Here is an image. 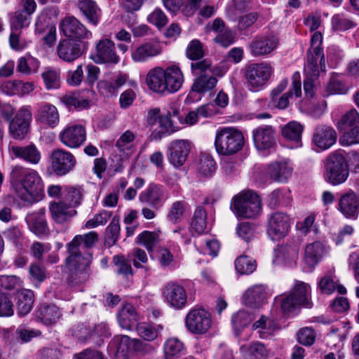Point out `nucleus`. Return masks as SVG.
<instances>
[{"instance_id": "1", "label": "nucleus", "mask_w": 359, "mask_h": 359, "mask_svg": "<svg viewBox=\"0 0 359 359\" xmlns=\"http://www.w3.org/2000/svg\"><path fill=\"white\" fill-rule=\"evenodd\" d=\"M10 181L15 196L27 205L37 201L43 195V181L34 170L14 166L10 173Z\"/></svg>"}, {"instance_id": "2", "label": "nucleus", "mask_w": 359, "mask_h": 359, "mask_svg": "<svg viewBox=\"0 0 359 359\" xmlns=\"http://www.w3.org/2000/svg\"><path fill=\"white\" fill-rule=\"evenodd\" d=\"M214 144L219 155L231 156L240 151L244 147V135L236 128L222 127L216 132Z\"/></svg>"}, {"instance_id": "3", "label": "nucleus", "mask_w": 359, "mask_h": 359, "mask_svg": "<svg viewBox=\"0 0 359 359\" xmlns=\"http://www.w3.org/2000/svg\"><path fill=\"white\" fill-rule=\"evenodd\" d=\"M323 176L326 182L333 186L344 183L349 176L348 163L341 151L330 153L323 161Z\"/></svg>"}, {"instance_id": "4", "label": "nucleus", "mask_w": 359, "mask_h": 359, "mask_svg": "<svg viewBox=\"0 0 359 359\" xmlns=\"http://www.w3.org/2000/svg\"><path fill=\"white\" fill-rule=\"evenodd\" d=\"M90 255H74L69 253L66 259L68 269L67 283L71 286H76L85 283L90 276Z\"/></svg>"}, {"instance_id": "5", "label": "nucleus", "mask_w": 359, "mask_h": 359, "mask_svg": "<svg viewBox=\"0 0 359 359\" xmlns=\"http://www.w3.org/2000/svg\"><path fill=\"white\" fill-rule=\"evenodd\" d=\"M231 209L237 217L252 218L261 212V201L257 194L248 191L233 198Z\"/></svg>"}, {"instance_id": "6", "label": "nucleus", "mask_w": 359, "mask_h": 359, "mask_svg": "<svg viewBox=\"0 0 359 359\" xmlns=\"http://www.w3.org/2000/svg\"><path fill=\"white\" fill-rule=\"evenodd\" d=\"M273 68L270 63L262 62L252 63L246 67L245 76L251 91L261 90L271 78Z\"/></svg>"}, {"instance_id": "7", "label": "nucleus", "mask_w": 359, "mask_h": 359, "mask_svg": "<svg viewBox=\"0 0 359 359\" xmlns=\"http://www.w3.org/2000/svg\"><path fill=\"white\" fill-rule=\"evenodd\" d=\"M32 118V115L29 107L20 108L9 122V135L15 140H23L28 133Z\"/></svg>"}, {"instance_id": "8", "label": "nucleus", "mask_w": 359, "mask_h": 359, "mask_svg": "<svg viewBox=\"0 0 359 359\" xmlns=\"http://www.w3.org/2000/svg\"><path fill=\"white\" fill-rule=\"evenodd\" d=\"M59 27L61 32L67 38V39L81 41L92 38V32L72 15L65 17Z\"/></svg>"}, {"instance_id": "9", "label": "nucleus", "mask_w": 359, "mask_h": 359, "mask_svg": "<svg viewBox=\"0 0 359 359\" xmlns=\"http://www.w3.org/2000/svg\"><path fill=\"white\" fill-rule=\"evenodd\" d=\"M211 325L210 313L203 309H191L185 318V326L192 334H204L208 332Z\"/></svg>"}, {"instance_id": "10", "label": "nucleus", "mask_w": 359, "mask_h": 359, "mask_svg": "<svg viewBox=\"0 0 359 359\" xmlns=\"http://www.w3.org/2000/svg\"><path fill=\"white\" fill-rule=\"evenodd\" d=\"M168 198L166 188L159 184L151 183L147 189L139 195V201L153 209H158L163 206Z\"/></svg>"}, {"instance_id": "11", "label": "nucleus", "mask_w": 359, "mask_h": 359, "mask_svg": "<svg viewBox=\"0 0 359 359\" xmlns=\"http://www.w3.org/2000/svg\"><path fill=\"white\" fill-rule=\"evenodd\" d=\"M97 64L116 65L120 61L115 50V43L110 39H100L95 45V52L90 56Z\"/></svg>"}, {"instance_id": "12", "label": "nucleus", "mask_w": 359, "mask_h": 359, "mask_svg": "<svg viewBox=\"0 0 359 359\" xmlns=\"http://www.w3.org/2000/svg\"><path fill=\"white\" fill-rule=\"evenodd\" d=\"M50 159L52 170L57 176L68 174L74 170L76 164L74 155L62 149L53 151Z\"/></svg>"}, {"instance_id": "13", "label": "nucleus", "mask_w": 359, "mask_h": 359, "mask_svg": "<svg viewBox=\"0 0 359 359\" xmlns=\"http://www.w3.org/2000/svg\"><path fill=\"white\" fill-rule=\"evenodd\" d=\"M290 229V219L282 212H276L270 215L267 224V234L273 241L285 237Z\"/></svg>"}, {"instance_id": "14", "label": "nucleus", "mask_w": 359, "mask_h": 359, "mask_svg": "<svg viewBox=\"0 0 359 359\" xmlns=\"http://www.w3.org/2000/svg\"><path fill=\"white\" fill-rule=\"evenodd\" d=\"M279 45L278 37L272 34L255 36L249 44V50L255 57L264 56L274 51Z\"/></svg>"}, {"instance_id": "15", "label": "nucleus", "mask_w": 359, "mask_h": 359, "mask_svg": "<svg viewBox=\"0 0 359 359\" xmlns=\"http://www.w3.org/2000/svg\"><path fill=\"white\" fill-rule=\"evenodd\" d=\"M61 142L72 149L80 147L86 140V130L81 124H69L59 135Z\"/></svg>"}, {"instance_id": "16", "label": "nucleus", "mask_w": 359, "mask_h": 359, "mask_svg": "<svg viewBox=\"0 0 359 359\" xmlns=\"http://www.w3.org/2000/svg\"><path fill=\"white\" fill-rule=\"evenodd\" d=\"M337 210L345 218L357 219L359 216V196L352 190L341 194Z\"/></svg>"}, {"instance_id": "17", "label": "nucleus", "mask_w": 359, "mask_h": 359, "mask_svg": "<svg viewBox=\"0 0 359 359\" xmlns=\"http://www.w3.org/2000/svg\"><path fill=\"white\" fill-rule=\"evenodd\" d=\"M163 52L161 43L158 40H150L135 47L131 50L132 60L135 62H145L160 55Z\"/></svg>"}, {"instance_id": "18", "label": "nucleus", "mask_w": 359, "mask_h": 359, "mask_svg": "<svg viewBox=\"0 0 359 359\" xmlns=\"http://www.w3.org/2000/svg\"><path fill=\"white\" fill-rule=\"evenodd\" d=\"M163 295L168 304L175 309H182L187 303V294L183 286L170 282L163 289Z\"/></svg>"}, {"instance_id": "19", "label": "nucleus", "mask_w": 359, "mask_h": 359, "mask_svg": "<svg viewBox=\"0 0 359 359\" xmlns=\"http://www.w3.org/2000/svg\"><path fill=\"white\" fill-rule=\"evenodd\" d=\"M252 138L258 150L270 149L276 144V130L271 126L264 125L255 128Z\"/></svg>"}, {"instance_id": "20", "label": "nucleus", "mask_w": 359, "mask_h": 359, "mask_svg": "<svg viewBox=\"0 0 359 359\" xmlns=\"http://www.w3.org/2000/svg\"><path fill=\"white\" fill-rule=\"evenodd\" d=\"M292 172V168L286 162H273L268 165L259 180L262 183H266L269 180L286 182Z\"/></svg>"}, {"instance_id": "21", "label": "nucleus", "mask_w": 359, "mask_h": 359, "mask_svg": "<svg viewBox=\"0 0 359 359\" xmlns=\"http://www.w3.org/2000/svg\"><path fill=\"white\" fill-rule=\"evenodd\" d=\"M337 140L335 130L327 126H317L313 134L312 143L316 151H324L330 148Z\"/></svg>"}, {"instance_id": "22", "label": "nucleus", "mask_w": 359, "mask_h": 359, "mask_svg": "<svg viewBox=\"0 0 359 359\" xmlns=\"http://www.w3.org/2000/svg\"><path fill=\"white\" fill-rule=\"evenodd\" d=\"M191 150V144L184 140H177L170 142L168 147V160L175 167L182 165Z\"/></svg>"}, {"instance_id": "23", "label": "nucleus", "mask_w": 359, "mask_h": 359, "mask_svg": "<svg viewBox=\"0 0 359 359\" xmlns=\"http://www.w3.org/2000/svg\"><path fill=\"white\" fill-rule=\"evenodd\" d=\"M36 1H20L19 9L11 20V30H21L29 26L30 15L36 11Z\"/></svg>"}, {"instance_id": "24", "label": "nucleus", "mask_w": 359, "mask_h": 359, "mask_svg": "<svg viewBox=\"0 0 359 359\" xmlns=\"http://www.w3.org/2000/svg\"><path fill=\"white\" fill-rule=\"evenodd\" d=\"M320 71H325L323 50L315 48L314 52H307V62L304 66L306 76L318 78Z\"/></svg>"}, {"instance_id": "25", "label": "nucleus", "mask_w": 359, "mask_h": 359, "mask_svg": "<svg viewBox=\"0 0 359 359\" xmlns=\"http://www.w3.org/2000/svg\"><path fill=\"white\" fill-rule=\"evenodd\" d=\"M57 53L60 59L72 62L82 55L83 50L81 45L76 41L65 39L59 42Z\"/></svg>"}, {"instance_id": "26", "label": "nucleus", "mask_w": 359, "mask_h": 359, "mask_svg": "<svg viewBox=\"0 0 359 359\" xmlns=\"http://www.w3.org/2000/svg\"><path fill=\"white\" fill-rule=\"evenodd\" d=\"M9 151L15 158L32 165L38 164L41 158L40 151L32 143L25 146H11Z\"/></svg>"}, {"instance_id": "27", "label": "nucleus", "mask_w": 359, "mask_h": 359, "mask_svg": "<svg viewBox=\"0 0 359 359\" xmlns=\"http://www.w3.org/2000/svg\"><path fill=\"white\" fill-rule=\"evenodd\" d=\"M49 210L53 221L60 224H67L76 215V211L63 201L53 202L50 204Z\"/></svg>"}, {"instance_id": "28", "label": "nucleus", "mask_w": 359, "mask_h": 359, "mask_svg": "<svg viewBox=\"0 0 359 359\" xmlns=\"http://www.w3.org/2000/svg\"><path fill=\"white\" fill-rule=\"evenodd\" d=\"M266 285L256 284L250 287L244 293L245 304L251 307H258L270 296Z\"/></svg>"}, {"instance_id": "29", "label": "nucleus", "mask_w": 359, "mask_h": 359, "mask_svg": "<svg viewBox=\"0 0 359 359\" xmlns=\"http://www.w3.org/2000/svg\"><path fill=\"white\" fill-rule=\"evenodd\" d=\"M36 119L50 128H55L59 123L60 115L55 105L43 102L38 107Z\"/></svg>"}, {"instance_id": "30", "label": "nucleus", "mask_w": 359, "mask_h": 359, "mask_svg": "<svg viewBox=\"0 0 359 359\" xmlns=\"http://www.w3.org/2000/svg\"><path fill=\"white\" fill-rule=\"evenodd\" d=\"M119 325L125 330H131L135 327L140 320V316L135 307L130 304L123 306L117 314Z\"/></svg>"}, {"instance_id": "31", "label": "nucleus", "mask_w": 359, "mask_h": 359, "mask_svg": "<svg viewBox=\"0 0 359 359\" xmlns=\"http://www.w3.org/2000/svg\"><path fill=\"white\" fill-rule=\"evenodd\" d=\"M25 221L29 229L36 236H43L49 233L43 210H41L39 212L28 214L25 217Z\"/></svg>"}, {"instance_id": "32", "label": "nucleus", "mask_w": 359, "mask_h": 359, "mask_svg": "<svg viewBox=\"0 0 359 359\" xmlns=\"http://www.w3.org/2000/svg\"><path fill=\"white\" fill-rule=\"evenodd\" d=\"M166 91L175 93L180 89L184 82V76L180 69L172 65L164 69Z\"/></svg>"}, {"instance_id": "33", "label": "nucleus", "mask_w": 359, "mask_h": 359, "mask_svg": "<svg viewBox=\"0 0 359 359\" xmlns=\"http://www.w3.org/2000/svg\"><path fill=\"white\" fill-rule=\"evenodd\" d=\"M98 239V234L95 231H90L83 236L77 235L73 240L67 243L68 253L74 255H81L79 251V247L83 243L86 248H92Z\"/></svg>"}, {"instance_id": "34", "label": "nucleus", "mask_w": 359, "mask_h": 359, "mask_svg": "<svg viewBox=\"0 0 359 359\" xmlns=\"http://www.w3.org/2000/svg\"><path fill=\"white\" fill-rule=\"evenodd\" d=\"M146 83L154 92L163 93L166 91L164 69L161 67L151 69L146 76Z\"/></svg>"}, {"instance_id": "35", "label": "nucleus", "mask_w": 359, "mask_h": 359, "mask_svg": "<svg viewBox=\"0 0 359 359\" xmlns=\"http://www.w3.org/2000/svg\"><path fill=\"white\" fill-rule=\"evenodd\" d=\"M296 299L300 306L306 308H311L312 303L311 301V287L310 285L299 280L295 281L294 287L290 294Z\"/></svg>"}, {"instance_id": "36", "label": "nucleus", "mask_w": 359, "mask_h": 359, "mask_svg": "<svg viewBox=\"0 0 359 359\" xmlns=\"http://www.w3.org/2000/svg\"><path fill=\"white\" fill-rule=\"evenodd\" d=\"M292 90L284 93L280 97H276V102H273L276 107L280 109H284L289 105V100L294 94L296 97L302 95L301 77L299 72H295L292 76Z\"/></svg>"}, {"instance_id": "37", "label": "nucleus", "mask_w": 359, "mask_h": 359, "mask_svg": "<svg viewBox=\"0 0 359 359\" xmlns=\"http://www.w3.org/2000/svg\"><path fill=\"white\" fill-rule=\"evenodd\" d=\"M325 254V247L320 242L309 244L305 248L304 260L309 268H313Z\"/></svg>"}, {"instance_id": "38", "label": "nucleus", "mask_w": 359, "mask_h": 359, "mask_svg": "<svg viewBox=\"0 0 359 359\" xmlns=\"http://www.w3.org/2000/svg\"><path fill=\"white\" fill-rule=\"evenodd\" d=\"M240 351L245 359H268L269 357L268 351L260 342L243 345Z\"/></svg>"}, {"instance_id": "39", "label": "nucleus", "mask_w": 359, "mask_h": 359, "mask_svg": "<svg viewBox=\"0 0 359 359\" xmlns=\"http://www.w3.org/2000/svg\"><path fill=\"white\" fill-rule=\"evenodd\" d=\"M39 67L40 61L29 53L18 60L17 71L26 76L37 73Z\"/></svg>"}, {"instance_id": "40", "label": "nucleus", "mask_w": 359, "mask_h": 359, "mask_svg": "<svg viewBox=\"0 0 359 359\" xmlns=\"http://www.w3.org/2000/svg\"><path fill=\"white\" fill-rule=\"evenodd\" d=\"M36 316L44 324L50 325L59 319L60 313L55 305L43 304L38 309Z\"/></svg>"}, {"instance_id": "41", "label": "nucleus", "mask_w": 359, "mask_h": 359, "mask_svg": "<svg viewBox=\"0 0 359 359\" xmlns=\"http://www.w3.org/2000/svg\"><path fill=\"white\" fill-rule=\"evenodd\" d=\"M78 8L93 25L98 24L101 15V10L95 1H79Z\"/></svg>"}, {"instance_id": "42", "label": "nucleus", "mask_w": 359, "mask_h": 359, "mask_svg": "<svg viewBox=\"0 0 359 359\" xmlns=\"http://www.w3.org/2000/svg\"><path fill=\"white\" fill-rule=\"evenodd\" d=\"M34 293L30 290H22L18 293L17 310L20 316H24L32 310Z\"/></svg>"}, {"instance_id": "43", "label": "nucleus", "mask_w": 359, "mask_h": 359, "mask_svg": "<svg viewBox=\"0 0 359 359\" xmlns=\"http://www.w3.org/2000/svg\"><path fill=\"white\" fill-rule=\"evenodd\" d=\"M217 83V79L210 75V74H204L200 75L195 79L191 90L198 93H204L213 89Z\"/></svg>"}, {"instance_id": "44", "label": "nucleus", "mask_w": 359, "mask_h": 359, "mask_svg": "<svg viewBox=\"0 0 359 359\" xmlns=\"http://www.w3.org/2000/svg\"><path fill=\"white\" fill-rule=\"evenodd\" d=\"M62 102L68 108L81 110L89 107V100L80 95L77 92H72L61 97Z\"/></svg>"}, {"instance_id": "45", "label": "nucleus", "mask_w": 359, "mask_h": 359, "mask_svg": "<svg viewBox=\"0 0 359 359\" xmlns=\"http://www.w3.org/2000/svg\"><path fill=\"white\" fill-rule=\"evenodd\" d=\"M45 86L48 90L57 89L60 86V72L58 69L46 67L41 74Z\"/></svg>"}, {"instance_id": "46", "label": "nucleus", "mask_w": 359, "mask_h": 359, "mask_svg": "<svg viewBox=\"0 0 359 359\" xmlns=\"http://www.w3.org/2000/svg\"><path fill=\"white\" fill-rule=\"evenodd\" d=\"M108 327L105 323L95 325L93 329L82 339L85 342H92L100 346L103 341L102 337H108Z\"/></svg>"}, {"instance_id": "47", "label": "nucleus", "mask_w": 359, "mask_h": 359, "mask_svg": "<svg viewBox=\"0 0 359 359\" xmlns=\"http://www.w3.org/2000/svg\"><path fill=\"white\" fill-rule=\"evenodd\" d=\"M302 131L303 126L299 123L291 121L283 127L282 135L284 137L299 144Z\"/></svg>"}, {"instance_id": "48", "label": "nucleus", "mask_w": 359, "mask_h": 359, "mask_svg": "<svg viewBox=\"0 0 359 359\" xmlns=\"http://www.w3.org/2000/svg\"><path fill=\"white\" fill-rule=\"evenodd\" d=\"M206 211L203 207L198 206L196 208L191 222V228L198 234L205 232L206 229Z\"/></svg>"}, {"instance_id": "49", "label": "nucleus", "mask_w": 359, "mask_h": 359, "mask_svg": "<svg viewBox=\"0 0 359 359\" xmlns=\"http://www.w3.org/2000/svg\"><path fill=\"white\" fill-rule=\"evenodd\" d=\"M120 233L119 217L114 216L106 229L105 244L111 247L116 243Z\"/></svg>"}, {"instance_id": "50", "label": "nucleus", "mask_w": 359, "mask_h": 359, "mask_svg": "<svg viewBox=\"0 0 359 359\" xmlns=\"http://www.w3.org/2000/svg\"><path fill=\"white\" fill-rule=\"evenodd\" d=\"M112 343L116 346V354L127 358L128 354L131 352V338L127 335H117L114 337Z\"/></svg>"}, {"instance_id": "51", "label": "nucleus", "mask_w": 359, "mask_h": 359, "mask_svg": "<svg viewBox=\"0 0 359 359\" xmlns=\"http://www.w3.org/2000/svg\"><path fill=\"white\" fill-rule=\"evenodd\" d=\"M256 267V262L248 256H240L235 261V268L241 274L252 273Z\"/></svg>"}, {"instance_id": "52", "label": "nucleus", "mask_w": 359, "mask_h": 359, "mask_svg": "<svg viewBox=\"0 0 359 359\" xmlns=\"http://www.w3.org/2000/svg\"><path fill=\"white\" fill-rule=\"evenodd\" d=\"M170 116L171 114L170 111L168 115L161 116L158 122L161 130H154L151 135L152 139L160 140L165 134H171L175 132Z\"/></svg>"}, {"instance_id": "53", "label": "nucleus", "mask_w": 359, "mask_h": 359, "mask_svg": "<svg viewBox=\"0 0 359 359\" xmlns=\"http://www.w3.org/2000/svg\"><path fill=\"white\" fill-rule=\"evenodd\" d=\"M216 163L213 158L207 154L201 156L198 170L204 176H211L215 171Z\"/></svg>"}, {"instance_id": "54", "label": "nucleus", "mask_w": 359, "mask_h": 359, "mask_svg": "<svg viewBox=\"0 0 359 359\" xmlns=\"http://www.w3.org/2000/svg\"><path fill=\"white\" fill-rule=\"evenodd\" d=\"M137 239L138 244L144 245L148 251H152L158 242V235L155 232L144 231L138 235Z\"/></svg>"}, {"instance_id": "55", "label": "nucleus", "mask_w": 359, "mask_h": 359, "mask_svg": "<svg viewBox=\"0 0 359 359\" xmlns=\"http://www.w3.org/2000/svg\"><path fill=\"white\" fill-rule=\"evenodd\" d=\"M187 57L191 60H198L204 55L202 43L198 39H193L188 44L186 49Z\"/></svg>"}, {"instance_id": "56", "label": "nucleus", "mask_w": 359, "mask_h": 359, "mask_svg": "<svg viewBox=\"0 0 359 359\" xmlns=\"http://www.w3.org/2000/svg\"><path fill=\"white\" fill-rule=\"evenodd\" d=\"M359 123V114L356 109H351L346 112L337 123V127L341 130H345L348 127L353 126Z\"/></svg>"}, {"instance_id": "57", "label": "nucleus", "mask_w": 359, "mask_h": 359, "mask_svg": "<svg viewBox=\"0 0 359 359\" xmlns=\"http://www.w3.org/2000/svg\"><path fill=\"white\" fill-rule=\"evenodd\" d=\"M253 319L251 313L245 311H239L231 318L233 326L236 330H240L248 325Z\"/></svg>"}, {"instance_id": "58", "label": "nucleus", "mask_w": 359, "mask_h": 359, "mask_svg": "<svg viewBox=\"0 0 359 359\" xmlns=\"http://www.w3.org/2000/svg\"><path fill=\"white\" fill-rule=\"evenodd\" d=\"M187 203L184 201L174 202L168 215L169 221L172 223L180 222L185 212Z\"/></svg>"}, {"instance_id": "59", "label": "nucleus", "mask_w": 359, "mask_h": 359, "mask_svg": "<svg viewBox=\"0 0 359 359\" xmlns=\"http://www.w3.org/2000/svg\"><path fill=\"white\" fill-rule=\"evenodd\" d=\"M183 350V343L177 338L168 339L164 345V351L167 356H177Z\"/></svg>"}, {"instance_id": "60", "label": "nucleus", "mask_w": 359, "mask_h": 359, "mask_svg": "<svg viewBox=\"0 0 359 359\" xmlns=\"http://www.w3.org/2000/svg\"><path fill=\"white\" fill-rule=\"evenodd\" d=\"M142 1H122L121 7L124 9L126 13L122 15L123 21H127L126 17L132 15V22H128V26H131L134 24L136 15L134 12L137 11L142 7Z\"/></svg>"}, {"instance_id": "61", "label": "nucleus", "mask_w": 359, "mask_h": 359, "mask_svg": "<svg viewBox=\"0 0 359 359\" xmlns=\"http://www.w3.org/2000/svg\"><path fill=\"white\" fill-rule=\"evenodd\" d=\"M21 287L20 279L15 276H0V291L18 290Z\"/></svg>"}, {"instance_id": "62", "label": "nucleus", "mask_w": 359, "mask_h": 359, "mask_svg": "<svg viewBox=\"0 0 359 359\" xmlns=\"http://www.w3.org/2000/svg\"><path fill=\"white\" fill-rule=\"evenodd\" d=\"M113 262L116 267V273L120 275L127 276L133 273L130 263L123 255H116L113 258Z\"/></svg>"}, {"instance_id": "63", "label": "nucleus", "mask_w": 359, "mask_h": 359, "mask_svg": "<svg viewBox=\"0 0 359 359\" xmlns=\"http://www.w3.org/2000/svg\"><path fill=\"white\" fill-rule=\"evenodd\" d=\"M65 199L74 208L80 205L83 199V190L80 187H67Z\"/></svg>"}, {"instance_id": "64", "label": "nucleus", "mask_w": 359, "mask_h": 359, "mask_svg": "<svg viewBox=\"0 0 359 359\" xmlns=\"http://www.w3.org/2000/svg\"><path fill=\"white\" fill-rule=\"evenodd\" d=\"M135 328L138 335L146 341H152L157 337L156 330L147 323H139Z\"/></svg>"}]
</instances>
